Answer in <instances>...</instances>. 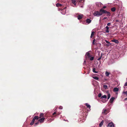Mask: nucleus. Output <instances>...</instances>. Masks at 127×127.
Masks as SVG:
<instances>
[{
	"label": "nucleus",
	"instance_id": "obj_1",
	"mask_svg": "<svg viewBox=\"0 0 127 127\" xmlns=\"http://www.w3.org/2000/svg\"><path fill=\"white\" fill-rule=\"evenodd\" d=\"M94 15L95 16H96L97 17H99L100 15H101V13L98 11H95L93 13Z\"/></svg>",
	"mask_w": 127,
	"mask_h": 127
},
{
	"label": "nucleus",
	"instance_id": "obj_2",
	"mask_svg": "<svg viewBox=\"0 0 127 127\" xmlns=\"http://www.w3.org/2000/svg\"><path fill=\"white\" fill-rule=\"evenodd\" d=\"M38 119V117L36 116H35L33 118L31 122L30 125H32L34 124L35 120H37Z\"/></svg>",
	"mask_w": 127,
	"mask_h": 127
},
{
	"label": "nucleus",
	"instance_id": "obj_3",
	"mask_svg": "<svg viewBox=\"0 0 127 127\" xmlns=\"http://www.w3.org/2000/svg\"><path fill=\"white\" fill-rule=\"evenodd\" d=\"M109 112V111L108 109H104L102 110V113L103 115H105L108 113Z\"/></svg>",
	"mask_w": 127,
	"mask_h": 127
},
{
	"label": "nucleus",
	"instance_id": "obj_4",
	"mask_svg": "<svg viewBox=\"0 0 127 127\" xmlns=\"http://www.w3.org/2000/svg\"><path fill=\"white\" fill-rule=\"evenodd\" d=\"M83 17V15L81 14H78L77 16L78 19L80 20Z\"/></svg>",
	"mask_w": 127,
	"mask_h": 127
},
{
	"label": "nucleus",
	"instance_id": "obj_5",
	"mask_svg": "<svg viewBox=\"0 0 127 127\" xmlns=\"http://www.w3.org/2000/svg\"><path fill=\"white\" fill-rule=\"evenodd\" d=\"M108 127H114V125L112 122H110L107 125Z\"/></svg>",
	"mask_w": 127,
	"mask_h": 127
},
{
	"label": "nucleus",
	"instance_id": "obj_6",
	"mask_svg": "<svg viewBox=\"0 0 127 127\" xmlns=\"http://www.w3.org/2000/svg\"><path fill=\"white\" fill-rule=\"evenodd\" d=\"M100 12L101 13V14L102 15L103 13H106V11L101 9L100 10Z\"/></svg>",
	"mask_w": 127,
	"mask_h": 127
},
{
	"label": "nucleus",
	"instance_id": "obj_7",
	"mask_svg": "<svg viewBox=\"0 0 127 127\" xmlns=\"http://www.w3.org/2000/svg\"><path fill=\"white\" fill-rule=\"evenodd\" d=\"M45 119V118L44 117L40 118L38 120V122H39L40 123H42L44 122Z\"/></svg>",
	"mask_w": 127,
	"mask_h": 127
},
{
	"label": "nucleus",
	"instance_id": "obj_8",
	"mask_svg": "<svg viewBox=\"0 0 127 127\" xmlns=\"http://www.w3.org/2000/svg\"><path fill=\"white\" fill-rule=\"evenodd\" d=\"M38 117V119L39 118H41L42 117L43 118L44 117V114L43 113H41L40 114L39 117H38V116H36Z\"/></svg>",
	"mask_w": 127,
	"mask_h": 127
},
{
	"label": "nucleus",
	"instance_id": "obj_9",
	"mask_svg": "<svg viewBox=\"0 0 127 127\" xmlns=\"http://www.w3.org/2000/svg\"><path fill=\"white\" fill-rule=\"evenodd\" d=\"M115 98L114 97L111 98L109 100L110 102L112 103Z\"/></svg>",
	"mask_w": 127,
	"mask_h": 127
},
{
	"label": "nucleus",
	"instance_id": "obj_10",
	"mask_svg": "<svg viewBox=\"0 0 127 127\" xmlns=\"http://www.w3.org/2000/svg\"><path fill=\"white\" fill-rule=\"evenodd\" d=\"M111 41H112L114 42L117 44H118L119 43V41L115 39L112 40Z\"/></svg>",
	"mask_w": 127,
	"mask_h": 127
},
{
	"label": "nucleus",
	"instance_id": "obj_11",
	"mask_svg": "<svg viewBox=\"0 0 127 127\" xmlns=\"http://www.w3.org/2000/svg\"><path fill=\"white\" fill-rule=\"evenodd\" d=\"M105 28L106 29V33H109V27L108 26H106Z\"/></svg>",
	"mask_w": 127,
	"mask_h": 127
},
{
	"label": "nucleus",
	"instance_id": "obj_12",
	"mask_svg": "<svg viewBox=\"0 0 127 127\" xmlns=\"http://www.w3.org/2000/svg\"><path fill=\"white\" fill-rule=\"evenodd\" d=\"M72 2L75 5H76L77 2H76V0H71Z\"/></svg>",
	"mask_w": 127,
	"mask_h": 127
},
{
	"label": "nucleus",
	"instance_id": "obj_13",
	"mask_svg": "<svg viewBox=\"0 0 127 127\" xmlns=\"http://www.w3.org/2000/svg\"><path fill=\"white\" fill-rule=\"evenodd\" d=\"M86 21L87 23L89 24L91 22V20L89 19H86Z\"/></svg>",
	"mask_w": 127,
	"mask_h": 127
},
{
	"label": "nucleus",
	"instance_id": "obj_14",
	"mask_svg": "<svg viewBox=\"0 0 127 127\" xmlns=\"http://www.w3.org/2000/svg\"><path fill=\"white\" fill-rule=\"evenodd\" d=\"M119 89L117 88H115L113 89V91L115 92H118L119 91Z\"/></svg>",
	"mask_w": 127,
	"mask_h": 127
},
{
	"label": "nucleus",
	"instance_id": "obj_15",
	"mask_svg": "<svg viewBox=\"0 0 127 127\" xmlns=\"http://www.w3.org/2000/svg\"><path fill=\"white\" fill-rule=\"evenodd\" d=\"M85 105L87 106V107L88 108H90L91 107V106L90 105L88 104V103H86L85 104Z\"/></svg>",
	"mask_w": 127,
	"mask_h": 127
},
{
	"label": "nucleus",
	"instance_id": "obj_16",
	"mask_svg": "<svg viewBox=\"0 0 127 127\" xmlns=\"http://www.w3.org/2000/svg\"><path fill=\"white\" fill-rule=\"evenodd\" d=\"M95 69H96L95 68H93V71L94 73H98V72L96 71H95Z\"/></svg>",
	"mask_w": 127,
	"mask_h": 127
},
{
	"label": "nucleus",
	"instance_id": "obj_17",
	"mask_svg": "<svg viewBox=\"0 0 127 127\" xmlns=\"http://www.w3.org/2000/svg\"><path fill=\"white\" fill-rule=\"evenodd\" d=\"M111 10L112 11L114 12L116 10V8L115 7H113V8H111Z\"/></svg>",
	"mask_w": 127,
	"mask_h": 127
},
{
	"label": "nucleus",
	"instance_id": "obj_18",
	"mask_svg": "<svg viewBox=\"0 0 127 127\" xmlns=\"http://www.w3.org/2000/svg\"><path fill=\"white\" fill-rule=\"evenodd\" d=\"M95 33V32L94 31H92V32L91 34V37L92 38L93 37V35H94V33Z\"/></svg>",
	"mask_w": 127,
	"mask_h": 127
},
{
	"label": "nucleus",
	"instance_id": "obj_19",
	"mask_svg": "<svg viewBox=\"0 0 127 127\" xmlns=\"http://www.w3.org/2000/svg\"><path fill=\"white\" fill-rule=\"evenodd\" d=\"M86 55L88 58H90L91 56L90 55V54L88 52L87 53Z\"/></svg>",
	"mask_w": 127,
	"mask_h": 127
},
{
	"label": "nucleus",
	"instance_id": "obj_20",
	"mask_svg": "<svg viewBox=\"0 0 127 127\" xmlns=\"http://www.w3.org/2000/svg\"><path fill=\"white\" fill-rule=\"evenodd\" d=\"M103 122L104 121L103 120L101 121V122L100 123V124H99V126L100 127L102 126Z\"/></svg>",
	"mask_w": 127,
	"mask_h": 127
},
{
	"label": "nucleus",
	"instance_id": "obj_21",
	"mask_svg": "<svg viewBox=\"0 0 127 127\" xmlns=\"http://www.w3.org/2000/svg\"><path fill=\"white\" fill-rule=\"evenodd\" d=\"M107 98V96L106 95H103L101 97V98Z\"/></svg>",
	"mask_w": 127,
	"mask_h": 127
},
{
	"label": "nucleus",
	"instance_id": "obj_22",
	"mask_svg": "<svg viewBox=\"0 0 127 127\" xmlns=\"http://www.w3.org/2000/svg\"><path fill=\"white\" fill-rule=\"evenodd\" d=\"M62 5H61V4L59 3H57L56 4V6L58 7L61 6Z\"/></svg>",
	"mask_w": 127,
	"mask_h": 127
},
{
	"label": "nucleus",
	"instance_id": "obj_23",
	"mask_svg": "<svg viewBox=\"0 0 127 127\" xmlns=\"http://www.w3.org/2000/svg\"><path fill=\"white\" fill-rule=\"evenodd\" d=\"M103 87L105 89H108V87L106 85H104L103 86Z\"/></svg>",
	"mask_w": 127,
	"mask_h": 127
},
{
	"label": "nucleus",
	"instance_id": "obj_24",
	"mask_svg": "<svg viewBox=\"0 0 127 127\" xmlns=\"http://www.w3.org/2000/svg\"><path fill=\"white\" fill-rule=\"evenodd\" d=\"M106 14H107V16H110V12L106 11Z\"/></svg>",
	"mask_w": 127,
	"mask_h": 127
},
{
	"label": "nucleus",
	"instance_id": "obj_25",
	"mask_svg": "<svg viewBox=\"0 0 127 127\" xmlns=\"http://www.w3.org/2000/svg\"><path fill=\"white\" fill-rule=\"evenodd\" d=\"M93 78L94 79L96 80H99V78L97 77H96V76L94 77H93Z\"/></svg>",
	"mask_w": 127,
	"mask_h": 127
},
{
	"label": "nucleus",
	"instance_id": "obj_26",
	"mask_svg": "<svg viewBox=\"0 0 127 127\" xmlns=\"http://www.w3.org/2000/svg\"><path fill=\"white\" fill-rule=\"evenodd\" d=\"M109 74H110L107 71H106L105 72V74H106V76H109Z\"/></svg>",
	"mask_w": 127,
	"mask_h": 127
},
{
	"label": "nucleus",
	"instance_id": "obj_27",
	"mask_svg": "<svg viewBox=\"0 0 127 127\" xmlns=\"http://www.w3.org/2000/svg\"><path fill=\"white\" fill-rule=\"evenodd\" d=\"M102 53H101V55L100 56V57H99L97 59V60H98V61H99L100 60V59H101V57H102Z\"/></svg>",
	"mask_w": 127,
	"mask_h": 127
},
{
	"label": "nucleus",
	"instance_id": "obj_28",
	"mask_svg": "<svg viewBox=\"0 0 127 127\" xmlns=\"http://www.w3.org/2000/svg\"><path fill=\"white\" fill-rule=\"evenodd\" d=\"M90 59L91 61H93L94 60V57H92L90 58Z\"/></svg>",
	"mask_w": 127,
	"mask_h": 127
},
{
	"label": "nucleus",
	"instance_id": "obj_29",
	"mask_svg": "<svg viewBox=\"0 0 127 127\" xmlns=\"http://www.w3.org/2000/svg\"><path fill=\"white\" fill-rule=\"evenodd\" d=\"M123 94H125L126 96H127V91L126 92L123 91Z\"/></svg>",
	"mask_w": 127,
	"mask_h": 127
},
{
	"label": "nucleus",
	"instance_id": "obj_30",
	"mask_svg": "<svg viewBox=\"0 0 127 127\" xmlns=\"http://www.w3.org/2000/svg\"><path fill=\"white\" fill-rule=\"evenodd\" d=\"M110 94H108V99H109L110 97Z\"/></svg>",
	"mask_w": 127,
	"mask_h": 127
},
{
	"label": "nucleus",
	"instance_id": "obj_31",
	"mask_svg": "<svg viewBox=\"0 0 127 127\" xmlns=\"http://www.w3.org/2000/svg\"><path fill=\"white\" fill-rule=\"evenodd\" d=\"M39 122H38H38L35 123L34 124L35 126H36V125H37L39 124Z\"/></svg>",
	"mask_w": 127,
	"mask_h": 127
},
{
	"label": "nucleus",
	"instance_id": "obj_32",
	"mask_svg": "<svg viewBox=\"0 0 127 127\" xmlns=\"http://www.w3.org/2000/svg\"><path fill=\"white\" fill-rule=\"evenodd\" d=\"M101 93H99V94L98 95V97H101Z\"/></svg>",
	"mask_w": 127,
	"mask_h": 127
},
{
	"label": "nucleus",
	"instance_id": "obj_33",
	"mask_svg": "<svg viewBox=\"0 0 127 127\" xmlns=\"http://www.w3.org/2000/svg\"><path fill=\"white\" fill-rule=\"evenodd\" d=\"M95 39H94L93 41V42H92V43L93 44H94V45L95 44Z\"/></svg>",
	"mask_w": 127,
	"mask_h": 127
},
{
	"label": "nucleus",
	"instance_id": "obj_34",
	"mask_svg": "<svg viewBox=\"0 0 127 127\" xmlns=\"http://www.w3.org/2000/svg\"><path fill=\"white\" fill-rule=\"evenodd\" d=\"M106 8V6H103L101 9H104Z\"/></svg>",
	"mask_w": 127,
	"mask_h": 127
},
{
	"label": "nucleus",
	"instance_id": "obj_35",
	"mask_svg": "<svg viewBox=\"0 0 127 127\" xmlns=\"http://www.w3.org/2000/svg\"><path fill=\"white\" fill-rule=\"evenodd\" d=\"M106 101L105 100H104L103 99L101 100V101L103 102V103L105 102H106Z\"/></svg>",
	"mask_w": 127,
	"mask_h": 127
},
{
	"label": "nucleus",
	"instance_id": "obj_36",
	"mask_svg": "<svg viewBox=\"0 0 127 127\" xmlns=\"http://www.w3.org/2000/svg\"><path fill=\"white\" fill-rule=\"evenodd\" d=\"M111 25V23H108L107 24V25L108 26H109Z\"/></svg>",
	"mask_w": 127,
	"mask_h": 127
},
{
	"label": "nucleus",
	"instance_id": "obj_37",
	"mask_svg": "<svg viewBox=\"0 0 127 127\" xmlns=\"http://www.w3.org/2000/svg\"><path fill=\"white\" fill-rule=\"evenodd\" d=\"M63 107L62 106H60L59 107V109H63Z\"/></svg>",
	"mask_w": 127,
	"mask_h": 127
},
{
	"label": "nucleus",
	"instance_id": "obj_38",
	"mask_svg": "<svg viewBox=\"0 0 127 127\" xmlns=\"http://www.w3.org/2000/svg\"><path fill=\"white\" fill-rule=\"evenodd\" d=\"M106 43H107L110 44V43L108 41L106 40Z\"/></svg>",
	"mask_w": 127,
	"mask_h": 127
},
{
	"label": "nucleus",
	"instance_id": "obj_39",
	"mask_svg": "<svg viewBox=\"0 0 127 127\" xmlns=\"http://www.w3.org/2000/svg\"><path fill=\"white\" fill-rule=\"evenodd\" d=\"M124 86H127V82H126L125 83L124 85Z\"/></svg>",
	"mask_w": 127,
	"mask_h": 127
},
{
	"label": "nucleus",
	"instance_id": "obj_40",
	"mask_svg": "<svg viewBox=\"0 0 127 127\" xmlns=\"http://www.w3.org/2000/svg\"><path fill=\"white\" fill-rule=\"evenodd\" d=\"M56 114V112H55L53 113V115H54Z\"/></svg>",
	"mask_w": 127,
	"mask_h": 127
},
{
	"label": "nucleus",
	"instance_id": "obj_41",
	"mask_svg": "<svg viewBox=\"0 0 127 127\" xmlns=\"http://www.w3.org/2000/svg\"><path fill=\"white\" fill-rule=\"evenodd\" d=\"M107 18L106 17H105L103 19H104V20L106 19Z\"/></svg>",
	"mask_w": 127,
	"mask_h": 127
},
{
	"label": "nucleus",
	"instance_id": "obj_42",
	"mask_svg": "<svg viewBox=\"0 0 127 127\" xmlns=\"http://www.w3.org/2000/svg\"><path fill=\"white\" fill-rule=\"evenodd\" d=\"M65 10V9L64 8L62 10V11H64Z\"/></svg>",
	"mask_w": 127,
	"mask_h": 127
},
{
	"label": "nucleus",
	"instance_id": "obj_43",
	"mask_svg": "<svg viewBox=\"0 0 127 127\" xmlns=\"http://www.w3.org/2000/svg\"><path fill=\"white\" fill-rule=\"evenodd\" d=\"M86 61H85L83 63V64H84L86 63Z\"/></svg>",
	"mask_w": 127,
	"mask_h": 127
},
{
	"label": "nucleus",
	"instance_id": "obj_44",
	"mask_svg": "<svg viewBox=\"0 0 127 127\" xmlns=\"http://www.w3.org/2000/svg\"><path fill=\"white\" fill-rule=\"evenodd\" d=\"M124 100H127V98H125Z\"/></svg>",
	"mask_w": 127,
	"mask_h": 127
},
{
	"label": "nucleus",
	"instance_id": "obj_45",
	"mask_svg": "<svg viewBox=\"0 0 127 127\" xmlns=\"http://www.w3.org/2000/svg\"><path fill=\"white\" fill-rule=\"evenodd\" d=\"M79 2H80L81 1H82V0H79Z\"/></svg>",
	"mask_w": 127,
	"mask_h": 127
},
{
	"label": "nucleus",
	"instance_id": "obj_46",
	"mask_svg": "<svg viewBox=\"0 0 127 127\" xmlns=\"http://www.w3.org/2000/svg\"><path fill=\"white\" fill-rule=\"evenodd\" d=\"M63 14H65V13L64 12V13H62Z\"/></svg>",
	"mask_w": 127,
	"mask_h": 127
},
{
	"label": "nucleus",
	"instance_id": "obj_47",
	"mask_svg": "<svg viewBox=\"0 0 127 127\" xmlns=\"http://www.w3.org/2000/svg\"><path fill=\"white\" fill-rule=\"evenodd\" d=\"M99 54H98V55H99Z\"/></svg>",
	"mask_w": 127,
	"mask_h": 127
}]
</instances>
